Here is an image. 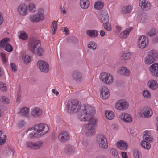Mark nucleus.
Masks as SVG:
<instances>
[{
  "label": "nucleus",
  "mask_w": 158,
  "mask_h": 158,
  "mask_svg": "<svg viewBox=\"0 0 158 158\" xmlns=\"http://www.w3.org/2000/svg\"><path fill=\"white\" fill-rule=\"evenodd\" d=\"M143 95L146 98H148L151 97V94L149 91L147 90H145L143 92Z\"/></svg>",
  "instance_id": "nucleus-46"
},
{
  "label": "nucleus",
  "mask_w": 158,
  "mask_h": 158,
  "mask_svg": "<svg viewBox=\"0 0 158 158\" xmlns=\"http://www.w3.org/2000/svg\"><path fill=\"white\" fill-rule=\"evenodd\" d=\"M146 16V15L145 13L141 11V13L139 15V17L141 19L142 18H145Z\"/></svg>",
  "instance_id": "nucleus-58"
},
{
  "label": "nucleus",
  "mask_w": 158,
  "mask_h": 158,
  "mask_svg": "<svg viewBox=\"0 0 158 158\" xmlns=\"http://www.w3.org/2000/svg\"><path fill=\"white\" fill-rule=\"evenodd\" d=\"M21 94H19V92L17 93V98L16 100L17 102H18L21 100Z\"/></svg>",
  "instance_id": "nucleus-63"
},
{
  "label": "nucleus",
  "mask_w": 158,
  "mask_h": 158,
  "mask_svg": "<svg viewBox=\"0 0 158 158\" xmlns=\"http://www.w3.org/2000/svg\"><path fill=\"white\" fill-rule=\"evenodd\" d=\"M110 152L113 156L117 158H118L119 156L116 150L114 148H111L110 149Z\"/></svg>",
  "instance_id": "nucleus-40"
},
{
  "label": "nucleus",
  "mask_w": 158,
  "mask_h": 158,
  "mask_svg": "<svg viewBox=\"0 0 158 158\" xmlns=\"http://www.w3.org/2000/svg\"><path fill=\"white\" fill-rule=\"evenodd\" d=\"M24 124V122L23 120L19 121L17 123V125L18 127L20 128L23 126Z\"/></svg>",
  "instance_id": "nucleus-53"
},
{
  "label": "nucleus",
  "mask_w": 158,
  "mask_h": 158,
  "mask_svg": "<svg viewBox=\"0 0 158 158\" xmlns=\"http://www.w3.org/2000/svg\"><path fill=\"white\" fill-rule=\"evenodd\" d=\"M42 145L43 143L39 141H37L35 143L29 141L26 144L27 147L31 149H38L42 147Z\"/></svg>",
  "instance_id": "nucleus-13"
},
{
  "label": "nucleus",
  "mask_w": 158,
  "mask_h": 158,
  "mask_svg": "<svg viewBox=\"0 0 158 158\" xmlns=\"http://www.w3.org/2000/svg\"><path fill=\"white\" fill-rule=\"evenodd\" d=\"M104 6V3L100 2L98 1L95 2L94 5V8L95 9L99 10L102 9Z\"/></svg>",
  "instance_id": "nucleus-32"
},
{
  "label": "nucleus",
  "mask_w": 158,
  "mask_h": 158,
  "mask_svg": "<svg viewBox=\"0 0 158 158\" xmlns=\"http://www.w3.org/2000/svg\"><path fill=\"white\" fill-rule=\"evenodd\" d=\"M158 56V54L154 50H151L148 52L147 56L144 59L145 63L150 65L155 62Z\"/></svg>",
  "instance_id": "nucleus-3"
},
{
  "label": "nucleus",
  "mask_w": 158,
  "mask_h": 158,
  "mask_svg": "<svg viewBox=\"0 0 158 158\" xmlns=\"http://www.w3.org/2000/svg\"><path fill=\"white\" fill-rule=\"evenodd\" d=\"M121 119L127 123H130L132 121V118L128 114H122L120 116Z\"/></svg>",
  "instance_id": "nucleus-20"
},
{
  "label": "nucleus",
  "mask_w": 158,
  "mask_h": 158,
  "mask_svg": "<svg viewBox=\"0 0 158 158\" xmlns=\"http://www.w3.org/2000/svg\"><path fill=\"white\" fill-rule=\"evenodd\" d=\"M139 3L142 9L149 10L151 8V4L150 3H148V2L145 0H139Z\"/></svg>",
  "instance_id": "nucleus-16"
},
{
  "label": "nucleus",
  "mask_w": 158,
  "mask_h": 158,
  "mask_svg": "<svg viewBox=\"0 0 158 158\" xmlns=\"http://www.w3.org/2000/svg\"><path fill=\"white\" fill-rule=\"evenodd\" d=\"M29 10H33L36 9V5L32 3H30L27 6Z\"/></svg>",
  "instance_id": "nucleus-47"
},
{
  "label": "nucleus",
  "mask_w": 158,
  "mask_h": 158,
  "mask_svg": "<svg viewBox=\"0 0 158 158\" xmlns=\"http://www.w3.org/2000/svg\"><path fill=\"white\" fill-rule=\"evenodd\" d=\"M118 73L121 74H123L124 76H128L129 75V71L127 68L125 67H122L118 70Z\"/></svg>",
  "instance_id": "nucleus-26"
},
{
  "label": "nucleus",
  "mask_w": 158,
  "mask_h": 158,
  "mask_svg": "<svg viewBox=\"0 0 158 158\" xmlns=\"http://www.w3.org/2000/svg\"><path fill=\"white\" fill-rule=\"evenodd\" d=\"M5 110V106L4 105L0 106V117L3 114V111Z\"/></svg>",
  "instance_id": "nucleus-50"
},
{
  "label": "nucleus",
  "mask_w": 158,
  "mask_h": 158,
  "mask_svg": "<svg viewBox=\"0 0 158 158\" xmlns=\"http://www.w3.org/2000/svg\"><path fill=\"white\" fill-rule=\"evenodd\" d=\"M28 9L27 6L25 4L22 3L19 6L17 10H27Z\"/></svg>",
  "instance_id": "nucleus-44"
},
{
  "label": "nucleus",
  "mask_w": 158,
  "mask_h": 158,
  "mask_svg": "<svg viewBox=\"0 0 158 158\" xmlns=\"http://www.w3.org/2000/svg\"><path fill=\"white\" fill-rule=\"evenodd\" d=\"M40 42L39 40L35 39H32L29 43V47L30 50L31 52H34V50L37 48V46H40Z\"/></svg>",
  "instance_id": "nucleus-11"
},
{
  "label": "nucleus",
  "mask_w": 158,
  "mask_h": 158,
  "mask_svg": "<svg viewBox=\"0 0 158 158\" xmlns=\"http://www.w3.org/2000/svg\"><path fill=\"white\" fill-rule=\"evenodd\" d=\"M129 104L125 100H118L116 103V108L119 110H125L128 107Z\"/></svg>",
  "instance_id": "nucleus-9"
},
{
  "label": "nucleus",
  "mask_w": 158,
  "mask_h": 158,
  "mask_svg": "<svg viewBox=\"0 0 158 158\" xmlns=\"http://www.w3.org/2000/svg\"><path fill=\"white\" fill-rule=\"evenodd\" d=\"M42 113V110L39 108L35 107L31 110V115L34 118H36L40 117Z\"/></svg>",
  "instance_id": "nucleus-17"
},
{
  "label": "nucleus",
  "mask_w": 158,
  "mask_h": 158,
  "mask_svg": "<svg viewBox=\"0 0 158 158\" xmlns=\"http://www.w3.org/2000/svg\"><path fill=\"white\" fill-rule=\"evenodd\" d=\"M86 34L92 38L96 37L98 35V31L95 30H88L86 31Z\"/></svg>",
  "instance_id": "nucleus-25"
},
{
  "label": "nucleus",
  "mask_w": 158,
  "mask_h": 158,
  "mask_svg": "<svg viewBox=\"0 0 158 158\" xmlns=\"http://www.w3.org/2000/svg\"><path fill=\"white\" fill-rule=\"evenodd\" d=\"M14 153V150L13 148H10L9 149V154L10 156H13Z\"/></svg>",
  "instance_id": "nucleus-57"
},
{
  "label": "nucleus",
  "mask_w": 158,
  "mask_h": 158,
  "mask_svg": "<svg viewBox=\"0 0 158 158\" xmlns=\"http://www.w3.org/2000/svg\"><path fill=\"white\" fill-rule=\"evenodd\" d=\"M6 84H4L2 82H0V90L4 92L6 91Z\"/></svg>",
  "instance_id": "nucleus-45"
},
{
  "label": "nucleus",
  "mask_w": 158,
  "mask_h": 158,
  "mask_svg": "<svg viewBox=\"0 0 158 158\" xmlns=\"http://www.w3.org/2000/svg\"><path fill=\"white\" fill-rule=\"evenodd\" d=\"M18 35L19 38L23 40H26L28 38L27 34L25 32H19L18 33Z\"/></svg>",
  "instance_id": "nucleus-33"
},
{
  "label": "nucleus",
  "mask_w": 158,
  "mask_h": 158,
  "mask_svg": "<svg viewBox=\"0 0 158 158\" xmlns=\"http://www.w3.org/2000/svg\"><path fill=\"white\" fill-rule=\"evenodd\" d=\"M48 127L46 124L40 123L35 125L31 128H29V135L32 138H39L48 132Z\"/></svg>",
  "instance_id": "nucleus-2"
},
{
  "label": "nucleus",
  "mask_w": 158,
  "mask_h": 158,
  "mask_svg": "<svg viewBox=\"0 0 158 158\" xmlns=\"http://www.w3.org/2000/svg\"><path fill=\"white\" fill-rule=\"evenodd\" d=\"M150 73L153 76H158V63L152 64L148 68Z\"/></svg>",
  "instance_id": "nucleus-14"
},
{
  "label": "nucleus",
  "mask_w": 158,
  "mask_h": 158,
  "mask_svg": "<svg viewBox=\"0 0 158 158\" xmlns=\"http://www.w3.org/2000/svg\"><path fill=\"white\" fill-rule=\"evenodd\" d=\"M96 158H106V157L103 154H101L97 156Z\"/></svg>",
  "instance_id": "nucleus-64"
},
{
  "label": "nucleus",
  "mask_w": 158,
  "mask_h": 158,
  "mask_svg": "<svg viewBox=\"0 0 158 158\" xmlns=\"http://www.w3.org/2000/svg\"><path fill=\"white\" fill-rule=\"evenodd\" d=\"M101 21L102 23L108 22L109 17L107 10H101Z\"/></svg>",
  "instance_id": "nucleus-18"
},
{
  "label": "nucleus",
  "mask_w": 158,
  "mask_h": 158,
  "mask_svg": "<svg viewBox=\"0 0 158 158\" xmlns=\"http://www.w3.org/2000/svg\"><path fill=\"white\" fill-rule=\"evenodd\" d=\"M18 13L23 16L26 15L28 13V10H18Z\"/></svg>",
  "instance_id": "nucleus-54"
},
{
  "label": "nucleus",
  "mask_w": 158,
  "mask_h": 158,
  "mask_svg": "<svg viewBox=\"0 0 158 158\" xmlns=\"http://www.w3.org/2000/svg\"><path fill=\"white\" fill-rule=\"evenodd\" d=\"M97 142L100 147L103 149H106L107 148V140L103 135H98L97 136Z\"/></svg>",
  "instance_id": "nucleus-8"
},
{
  "label": "nucleus",
  "mask_w": 158,
  "mask_h": 158,
  "mask_svg": "<svg viewBox=\"0 0 158 158\" xmlns=\"http://www.w3.org/2000/svg\"><path fill=\"white\" fill-rule=\"evenodd\" d=\"M10 40L8 38H5L0 41V47L1 48L5 47L4 50L7 52H10L13 51L12 46L7 42Z\"/></svg>",
  "instance_id": "nucleus-7"
},
{
  "label": "nucleus",
  "mask_w": 158,
  "mask_h": 158,
  "mask_svg": "<svg viewBox=\"0 0 158 158\" xmlns=\"http://www.w3.org/2000/svg\"><path fill=\"white\" fill-rule=\"evenodd\" d=\"M100 80L103 83L106 84H110L113 81V76L108 73H102L100 75Z\"/></svg>",
  "instance_id": "nucleus-6"
},
{
  "label": "nucleus",
  "mask_w": 158,
  "mask_h": 158,
  "mask_svg": "<svg viewBox=\"0 0 158 158\" xmlns=\"http://www.w3.org/2000/svg\"><path fill=\"white\" fill-rule=\"evenodd\" d=\"M80 4L81 8L86 9L89 6L90 2L89 0H80Z\"/></svg>",
  "instance_id": "nucleus-23"
},
{
  "label": "nucleus",
  "mask_w": 158,
  "mask_h": 158,
  "mask_svg": "<svg viewBox=\"0 0 158 158\" xmlns=\"http://www.w3.org/2000/svg\"><path fill=\"white\" fill-rule=\"evenodd\" d=\"M146 143H147V142L145 141L142 140L141 142V146L143 148H145Z\"/></svg>",
  "instance_id": "nucleus-61"
},
{
  "label": "nucleus",
  "mask_w": 158,
  "mask_h": 158,
  "mask_svg": "<svg viewBox=\"0 0 158 158\" xmlns=\"http://www.w3.org/2000/svg\"><path fill=\"white\" fill-rule=\"evenodd\" d=\"M44 10H38L36 13L30 15L29 19L31 22L38 23L44 19Z\"/></svg>",
  "instance_id": "nucleus-5"
},
{
  "label": "nucleus",
  "mask_w": 158,
  "mask_h": 158,
  "mask_svg": "<svg viewBox=\"0 0 158 158\" xmlns=\"http://www.w3.org/2000/svg\"><path fill=\"white\" fill-rule=\"evenodd\" d=\"M22 59L25 64L30 62L31 59L30 56L28 55H27L25 53L23 54Z\"/></svg>",
  "instance_id": "nucleus-34"
},
{
  "label": "nucleus",
  "mask_w": 158,
  "mask_h": 158,
  "mask_svg": "<svg viewBox=\"0 0 158 158\" xmlns=\"http://www.w3.org/2000/svg\"><path fill=\"white\" fill-rule=\"evenodd\" d=\"M131 57V55L130 52L124 53L121 54V58L122 60H127L130 59Z\"/></svg>",
  "instance_id": "nucleus-31"
},
{
  "label": "nucleus",
  "mask_w": 158,
  "mask_h": 158,
  "mask_svg": "<svg viewBox=\"0 0 158 158\" xmlns=\"http://www.w3.org/2000/svg\"><path fill=\"white\" fill-rule=\"evenodd\" d=\"M67 149L68 152H71L73 150V147L69 145H68L67 146Z\"/></svg>",
  "instance_id": "nucleus-56"
},
{
  "label": "nucleus",
  "mask_w": 158,
  "mask_h": 158,
  "mask_svg": "<svg viewBox=\"0 0 158 158\" xmlns=\"http://www.w3.org/2000/svg\"><path fill=\"white\" fill-rule=\"evenodd\" d=\"M70 138V136L69 135L68 132L64 131L60 133L58 136L59 140L62 142L64 143L66 141L68 140Z\"/></svg>",
  "instance_id": "nucleus-15"
},
{
  "label": "nucleus",
  "mask_w": 158,
  "mask_h": 158,
  "mask_svg": "<svg viewBox=\"0 0 158 158\" xmlns=\"http://www.w3.org/2000/svg\"><path fill=\"white\" fill-rule=\"evenodd\" d=\"M143 138L144 140H145L148 142H151L153 141V138L149 135L143 136Z\"/></svg>",
  "instance_id": "nucleus-42"
},
{
  "label": "nucleus",
  "mask_w": 158,
  "mask_h": 158,
  "mask_svg": "<svg viewBox=\"0 0 158 158\" xmlns=\"http://www.w3.org/2000/svg\"><path fill=\"white\" fill-rule=\"evenodd\" d=\"M117 147L120 149L122 150H125L128 146L127 143L123 140L118 141L117 143Z\"/></svg>",
  "instance_id": "nucleus-21"
},
{
  "label": "nucleus",
  "mask_w": 158,
  "mask_h": 158,
  "mask_svg": "<svg viewBox=\"0 0 158 158\" xmlns=\"http://www.w3.org/2000/svg\"><path fill=\"white\" fill-rule=\"evenodd\" d=\"M37 65L41 71L44 73H47L49 71V65L45 61L42 60L39 61Z\"/></svg>",
  "instance_id": "nucleus-12"
},
{
  "label": "nucleus",
  "mask_w": 158,
  "mask_h": 158,
  "mask_svg": "<svg viewBox=\"0 0 158 158\" xmlns=\"http://www.w3.org/2000/svg\"><path fill=\"white\" fill-rule=\"evenodd\" d=\"M132 29V27H130L129 28H127L126 29H125V30L123 31L122 33L123 34H124L125 35H126V36H127V37L128 36V35H129V33L131 31Z\"/></svg>",
  "instance_id": "nucleus-48"
},
{
  "label": "nucleus",
  "mask_w": 158,
  "mask_h": 158,
  "mask_svg": "<svg viewBox=\"0 0 158 158\" xmlns=\"http://www.w3.org/2000/svg\"><path fill=\"white\" fill-rule=\"evenodd\" d=\"M10 65L12 70L14 72L17 71L16 66L15 63H11L10 64Z\"/></svg>",
  "instance_id": "nucleus-55"
},
{
  "label": "nucleus",
  "mask_w": 158,
  "mask_h": 158,
  "mask_svg": "<svg viewBox=\"0 0 158 158\" xmlns=\"http://www.w3.org/2000/svg\"><path fill=\"white\" fill-rule=\"evenodd\" d=\"M122 156L123 158H127V156L126 152H123L121 153Z\"/></svg>",
  "instance_id": "nucleus-60"
},
{
  "label": "nucleus",
  "mask_w": 158,
  "mask_h": 158,
  "mask_svg": "<svg viewBox=\"0 0 158 158\" xmlns=\"http://www.w3.org/2000/svg\"><path fill=\"white\" fill-rule=\"evenodd\" d=\"M143 110L144 112L143 113V114L145 117L149 118L152 115V112L150 108L147 107H145Z\"/></svg>",
  "instance_id": "nucleus-28"
},
{
  "label": "nucleus",
  "mask_w": 158,
  "mask_h": 158,
  "mask_svg": "<svg viewBox=\"0 0 158 158\" xmlns=\"http://www.w3.org/2000/svg\"><path fill=\"white\" fill-rule=\"evenodd\" d=\"M93 117L90 118L89 120L85 121H89L86 125L88 130L86 135L88 136L91 135L94 132L95 129L97 126L96 120L94 119L91 120Z\"/></svg>",
  "instance_id": "nucleus-4"
},
{
  "label": "nucleus",
  "mask_w": 158,
  "mask_h": 158,
  "mask_svg": "<svg viewBox=\"0 0 158 158\" xmlns=\"http://www.w3.org/2000/svg\"><path fill=\"white\" fill-rule=\"evenodd\" d=\"M103 23V26L105 29L108 31H110L111 30V26L108 22H104Z\"/></svg>",
  "instance_id": "nucleus-39"
},
{
  "label": "nucleus",
  "mask_w": 158,
  "mask_h": 158,
  "mask_svg": "<svg viewBox=\"0 0 158 158\" xmlns=\"http://www.w3.org/2000/svg\"><path fill=\"white\" fill-rule=\"evenodd\" d=\"M31 52L39 56H42L44 55L45 51L40 46H38L36 49L34 50V52Z\"/></svg>",
  "instance_id": "nucleus-24"
},
{
  "label": "nucleus",
  "mask_w": 158,
  "mask_h": 158,
  "mask_svg": "<svg viewBox=\"0 0 158 158\" xmlns=\"http://www.w3.org/2000/svg\"><path fill=\"white\" fill-rule=\"evenodd\" d=\"M150 148V144L147 142V143H146L144 149L149 150Z\"/></svg>",
  "instance_id": "nucleus-59"
},
{
  "label": "nucleus",
  "mask_w": 158,
  "mask_h": 158,
  "mask_svg": "<svg viewBox=\"0 0 158 158\" xmlns=\"http://www.w3.org/2000/svg\"><path fill=\"white\" fill-rule=\"evenodd\" d=\"M131 10H120V13L122 14H125L131 12Z\"/></svg>",
  "instance_id": "nucleus-62"
},
{
  "label": "nucleus",
  "mask_w": 158,
  "mask_h": 158,
  "mask_svg": "<svg viewBox=\"0 0 158 158\" xmlns=\"http://www.w3.org/2000/svg\"><path fill=\"white\" fill-rule=\"evenodd\" d=\"M100 94L103 99H107L109 96V90L108 89L105 87H102L100 93Z\"/></svg>",
  "instance_id": "nucleus-19"
},
{
  "label": "nucleus",
  "mask_w": 158,
  "mask_h": 158,
  "mask_svg": "<svg viewBox=\"0 0 158 158\" xmlns=\"http://www.w3.org/2000/svg\"><path fill=\"white\" fill-rule=\"evenodd\" d=\"M148 40L147 36L142 35L139 37L138 46L139 48H144L148 45Z\"/></svg>",
  "instance_id": "nucleus-10"
},
{
  "label": "nucleus",
  "mask_w": 158,
  "mask_h": 158,
  "mask_svg": "<svg viewBox=\"0 0 158 158\" xmlns=\"http://www.w3.org/2000/svg\"><path fill=\"white\" fill-rule=\"evenodd\" d=\"M1 56L2 58V60L5 63L6 62L7 60L6 57V54L3 53H1Z\"/></svg>",
  "instance_id": "nucleus-52"
},
{
  "label": "nucleus",
  "mask_w": 158,
  "mask_h": 158,
  "mask_svg": "<svg viewBox=\"0 0 158 158\" xmlns=\"http://www.w3.org/2000/svg\"><path fill=\"white\" fill-rule=\"evenodd\" d=\"M133 9V6L131 5H128L123 6L122 10H132Z\"/></svg>",
  "instance_id": "nucleus-49"
},
{
  "label": "nucleus",
  "mask_w": 158,
  "mask_h": 158,
  "mask_svg": "<svg viewBox=\"0 0 158 158\" xmlns=\"http://www.w3.org/2000/svg\"><path fill=\"white\" fill-rule=\"evenodd\" d=\"M65 104L67 111L69 113L77 112V118L80 121L89 120L95 114L94 108L88 105L84 106L81 110V106L77 100H69Z\"/></svg>",
  "instance_id": "nucleus-1"
},
{
  "label": "nucleus",
  "mask_w": 158,
  "mask_h": 158,
  "mask_svg": "<svg viewBox=\"0 0 158 158\" xmlns=\"http://www.w3.org/2000/svg\"><path fill=\"white\" fill-rule=\"evenodd\" d=\"M134 156L135 158H139V155L138 151L135 150L133 152Z\"/></svg>",
  "instance_id": "nucleus-51"
},
{
  "label": "nucleus",
  "mask_w": 158,
  "mask_h": 158,
  "mask_svg": "<svg viewBox=\"0 0 158 158\" xmlns=\"http://www.w3.org/2000/svg\"><path fill=\"white\" fill-rule=\"evenodd\" d=\"M2 103L7 104L9 103V99L6 96H3L1 97L0 100Z\"/></svg>",
  "instance_id": "nucleus-43"
},
{
  "label": "nucleus",
  "mask_w": 158,
  "mask_h": 158,
  "mask_svg": "<svg viewBox=\"0 0 158 158\" xmlns=\"http://www.w3.org/2000/svg\"><path fill=\"white\" fill-rule=\"evenodd\" d=\"M6 135H2V132L0 131V145L3 144L6 142Z\"/></svg>",
  "instance_id": "nucleus-35"
},
{
  "label": "nucleus",
  "mask_w": 158,
  "mask_h": 158,
  "mask_svg": "<svg viewBox=\"0 0 158 158\" xmlns=\"http://www.w3.org/2000/svg\"><path fill=\"white\" fill-rule=\"evenodd\" d=\"M148 85L151 89L153 90L156 89L157 87V82L155 80L148 81Z\"/></svg>",
  "instance_id": "nucleus-29"
},
{
  "label": "nucleus",
  "mask_w": 158,
  "mask_h": 158,
  "mask_svg": "<svg viewBox=\"0 0 158 158\" xmlns=\"http://www.w3.org/2000/svg\"><path fill=\"white\" fill-rule=\"evenodd\" d=\"M66 41L69 43L72 42L73 43H77L78 42V39L76 37L73 36L68 37L66 38Z\"/></svg>",
  "instance_id": "nucleus-30"
},
{
  "label": "nucleus",
  "mask_w": 158,
  "mask_h": 158,
  "mask_svg": "<svg viewBox=\"0 0 158 158\" xmlns=\"http://www.w3.org/2000/svg\"><path fill=\"white\" fill-rule=\"evenodd\" d=\"M96 44L95 43L91 41L89 44H88L87 45L88 47L89 48L92 49L93 50H95L96 48Z\"/></svg>",
  "instance_id": "nucleus-38"
},
{
  "label": "nucleus",
  "mask_w": 158,
  "mask_h": 158,
  "mask_svg": "<svg viewBox=\"0 0 158 158\" xmlns=\"http://www.w3.org/2000/svg\"><path fill=\"white\" fill-rule=\"evenodd\" d=\"M57 23L56 21H53V23L52 24V33L53 34H54L55 33V31L56 29H57Z\"/></svg>",
  "instance_id": "nucleus-41"
},
{
  "label": "nucleus",
  "mask_w": 158,
  "mask_h": 158,
  "mask_svg": "<svg viewBox=\"0 0 158 158\" xmlns=\"http://www.w3.org/2000/svg\"><path fill=\"white\" fill-rule=\"evenodd\" d=\"M156 34V31L155 28H153L150 30L146 33V35L148 36H153Z\"/></svg>",
  "instance_id": "nucleus-37"
},
{
  "label": "nucleus",
  "mask_w": 158,
  "mask_h": 158,
  "mask_svg": "<svg viewBox=\"0 0 158 158\" xmlns=\"http://www.w3.org/2000/svg\"><path fill=\"white\" fill-rule=\"evenodd\" d=\"M29 109L27 107H25L22 108L20 111L21 116L24 117L29 118Z\"/></svg>",
  "instance_id": "nucleus-22"
},
{
  "label": "nucleus",
  "mask_w": 158,
  "mask_h": 158,
  "mask_svg": "<svg viewBox=\"0 0 158 158\" xmlns=\"http://www.w3.org/2000/svg\"><path fill=\"white\" fill-rule=\"evenodd\" d=\"M105 115L106 118L109 120H111L113 119L114 117V114L112 111H106L105 113Z\"/></svg>",
  "instance_id": "nucleus-36"
},
{
  "label": "nucleus",
  "mask_w": 158,
  "mask_h": 158,
  "mask_svg": "<svg viewBox=\"0 0 158 158\" xmlns=\"http://www.w3.org/2000/svg\"><path fill=\"white\" fill-rule=\"evenodd\" d=\"M72 77L76 81H80L82 78L81 74L78 71H74L73 73Z\"/></svg>",
  "instance_id": "nucleus-27"
}]
</instances>
